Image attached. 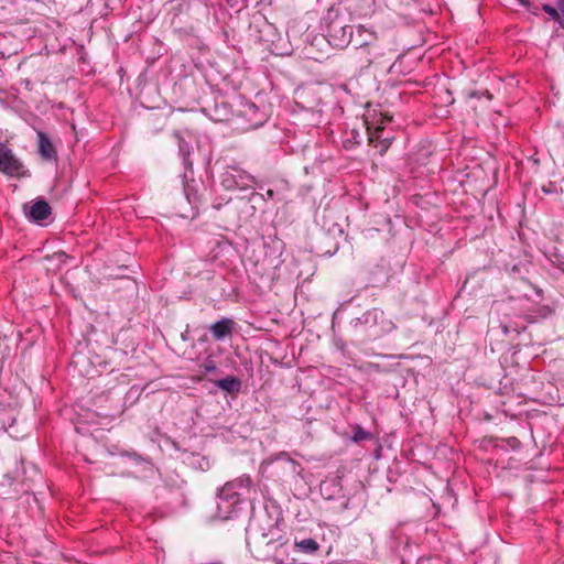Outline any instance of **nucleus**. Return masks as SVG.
<instances>
[{"mask_svg": "<svg viewBox=\"0 0 564 564\" xmlns=\"http://www.w3.org/2000/svg\"><path fill=\"white\" fill-rule=\"evenodd\" d=\"M200 373H214L217 372L218 366L213 355H208L202 364L198 366Z\"/></svg>", "mask_w": 564, "mask_h": 564, "instance_id": "nucleus-17", "label": "nucleus"}, {"mask_svg": "<svg viewBox=\"0 0 564 564\" xmlns=\"http://www.w3.org/2000/svg\"><path fill=\"white\" fill-rule=\"evenodd\" d=\"M557 7H558L560 11L562 12L561 26L564 28V0H558Z\"/></svg>", "mask_w": 564, "mask_h": 564, "instance_id": "nucleus-23", "label": "nucleus"}, {"mask_svg": "<svg viewBox=\"0 0 564 564\" xmlns=\"http://www.w3.org/2000/svg\"><path fill=\"white\" fill-rule=\"evenodd\" d=\"M268 196L272 197L273 196V191L272 189H269L268 191Z\"/></svg>", "mask_w": 564, "mask_h": 564, "instance_id": "nucleus-25", "label": "nucleus"}, {"mask_svg": "<svg viewBox=\"0 0 564 564\" xmlns=\"http://www.w3.org/2000/svg\"><path fill=\"white\" fill-rule=\"evenodd\" d=\"M229 482L232 485L234 489L240 491L241 495L250 491L252 487V480L248 475H242L234 480H230Z\"/></svg>", "mask_w": 564, "mask_h": 564, "instance_id": "nucleus-14", "label": "nucleus"}, {"mask_svg": "<svg viewBox=\"0 0 564 564\" xmlns=\"http://www.w3.org/2000/svg\"><path fill=\"white\" fill-rule=\"evenodd\" d=\"M37 148L42 159L51 161L55 158V149L48 137L42 132H37Z\"/></svg>", "mask_w": 564, "mask_h": 564, "instance_id": "nucleus-8", "label": "nucleus"}, {"mask_svg": "<svg viewBox=\"0 0 564 564\" xmlns=\"http://www.w3.org/2000/svg\"><path fill=\"white\" fill-rule=\"evenodd\" d=\"M295 547H297L300 551L304 553L313 554L316 551H318L319 544L314 539L308 538L300 542H295Z\"/></svg>", "mask_w": 564, "mask_h": 564, "instance_id": "nucleus-15", "label": "nucleus"}, {"mask_svg": "<svg viewBox=\"0 0 564 564\" xmlns=\"http://www.w3.org/2000/svg\"><path fill=\"white\" fill-rule=\"evenodd\" d=\"M542 9L545 13L551 15L555 21H557L561 24L562 12L558 13V11L551 4H543Z\"/></svg>", "mask_w": 564, "mask_h": 564, "instance_id": "nucleus-19", "label": "nucleus"}, {"mask_svg": "<svg viewBox=\"0 0 564 564\" xmlns=\"http://www.w3.org/2000/svg\"><path fill=\"white\" fill-rule=\"evenodd\" d=\"M381 128H377L375 132H369V142L373 143L376 139H379V132L381 131Z\"/></svg>", "mask_w": 564, "mask_h": 564, "instance_id": "nucleus-22", "label": "nucleus"}, {"mask_svg": "<svg viewBox=\"0 0 564 564\" xmlns=\"http://www.w3.org/2000/svg\"><path fill=\"white\" fill-rule=\"evenodd\" d=\"M350 327L357 335H366L369 339H377L392 328V322L386 318L383 311L371 308L360 317L351 319Z\"/></svg>", "mask_w": 564, "mask_h": 564, "instance_id": "nucleus-1", "label": "nucleus"}, {"mask_svg": "<svg viewBox=\"0 0 564 564\" xmlns=\"http://www.w3.org/2000/svg\"><path fill=\"white\" fill-rule=\"evenodd\" d=\"M279 539H280V538H272V539H270V540L267 542V544H270V543H272V542H274V541H278Z\"/></svg>", "mask_w": 564, "mask_h": 564, "instance_id": "nucleus-24", "label": "nucleus"}, {"mask_svg": "<svg viewBox=\"0 0 564 564\" xmlns=\"http://www.w3.org/2000/svg\"><path fill=\"white\" fill-rule=\"evenodd\" d=\"M174 137L177 139L178 153L182 156L184 164H189L188 159L191 154V145L181 137L178 132H174Z\"/></svg>", "mask_w": 564, "mask_h": 564, "instance_id": "nucleus-16", "label": "nucleus"}, {"mask_svg": "<svg viewBox=\"0 0 564 564\" xmlns=\"http://www.w3.org/2000/svg\"><path fill=\"white\" fill-rule=\"evenodd\" d=\"M254 183L256 180L251 174L236 165H228L221 174V185L226 189H247Z\"/></svg>", "mask_w": 564, "mask_h": 564, "instance_id": "nucleus-3", "label": "nucleus"}, {"mask_svg": "<svg viewBox=\"0 0 564 564\" xmlns=\"http://www.w3.org/2000/svg\"><path fill=\"white\" fill-rule=\"evenodd\" d=\"M188 465L202 471H206L210 468V462L208 457L194 453H192L188 457Z\"/></svg>", "mask_w": 564, "mask_h": 564, "instance_id": "nucleus-12", "label": "nucleus"}, {"mask_svg": "<svg viewBox=\"0 0 564 564\" xmlns=\"http://www.w3.org/2000/svg\"><path fill=\"white\" fill-rule=\"evenodd\" d=\"M510 442L518 443V440L516 437L510 438Z\"/></svg>", "mask_w": 564, "mask_h": 564, "instance_id": "nucleus-26", "label": "nucleus"}, {"mask_svg": "<svg viewBox=\"0 0 564 564\" xmlns=\"http://www.w3.org/2000/svg\"><path fill=\"white\" fill-rule=\"evenodd\" d=\"M235 322L231 318L223 317L216 323L209 326V330L215 340H223L226 337H229L234 330Z\"/></svg>", "mask_w": 564, "mask_h": 564, "instance_id": "nucleus-7", "label": "nucleus"}, {"mask_svg": "<svg viewBox=\"0 0 564 564\" xmlns=\"http://www.w3.org/2000/svg\"><path fill=\"white\" fill-rule=\"evenodd\" d=\"M76 56L79 73H82L85 76L91 75L94 73V67L90 64V62L86 58V53L84 51L83 45L76 47Z\"/></svg>", "mask_w": 564, "mask_h": 564, "instance_id": "nucleus-10", "label": "nucleus"}, {"mask_svg": "<svg viewBox=\"0 0 564 564\" xmlns=\"http://www.w3.org/2000/svg\"><path fill=\"white\" fill-rule=\"evenodd\" d=\"M326 23V37L328 43L338 50L346 48L352 40L354 28L334 10H329L324 18Z\"/></svg>", "mask_w": 564, "mask_h": 564, "instance_id": "nucleus-2", "label": "nucleus"}, {"mask_svg": "<svg viewBox=\"0 0 564 564\" xmlns=\"http://www.w3.org/2000/svg\"><path fill=\"white\" fill-rule=\"evenodd\" d=\"M68 256L65 252H55L47 258L48 267L51 271H58L63 265L67 264Z\"/></svg>", "mask_w": 564, "mask_h": 564, "instance_id": "nucleus-11", "label": "nucleus"}, {"mask_svg": "<svg viewBox=\"0 0 564 564\" xmlns=\"http://www.w3.org/2000/svg\"><path fill=\"white\" fill-rule=\"evenodd\" d=\"M372 438V435L370 432L366 431L360 425H356L354 427V434L351 436V440L356 443H359L361 441H369Z\"/></svg>", "mask_w": 564, "mask_h": 564, "instance_id": "nucleus-18", "label": "nucleus"}, {"mask_svg": "<svg viewBox=\"0 0 564 564\" xmlns=\"http://www.w3.org/2000/svg\"><path fill=\"white\" fill-rule=\"evenodd\" d=\"M519 2L534 14H538V8L532 9V4L529 0H519Z\"/></svg>", "mask_w": 564, "mask_h": 564, "instance_id": "nucleus-21", "label": "nucleus"}, {"mask_svg": "<svg viewBox=\"0 0 564 564\" xmlns=\"http://www.w3.org/2000/svg\"><path fill=\"white\" fill-rule=\"evenodd\" d=\"M218 513L223 518H229L234 508L241 502V492L234 489L232 485L227 481L218 491L217 495Z\"/></svg>", "mask_w": 564, "mask_h": 564, "instance_id": "nucleus-4", "label": "nucleus"}, {"mask_svg": "<svg viewBox=\"0 0 564 564\" xmlns=\"http://www.w3.org/2000/svg\"><path fill=\"white\" fill-rule=\"evenodd\" d=\"M356 53L359 57L361 66H369L372 63L370 44L368 42L360 43L359 46L356 47Z\"/></svg>", "mask_w": 564, "mask_h": 564, "instance_id": "nucleus-13", "label": "nucleus"}, {"mask_svg": "<svg viewBox=\"0 0 564 564\" xmlns=\"http://www.w3.org/2000/svg\"><path fill=\"white\" fill-rule=\"evenodd\" d=\"M214 383L227 393H238L241 389V380L235 376H227L219 380L214 381Z\"/></svg>", "mask_w": 564, "mask_h": 564, "instance_id": "nucleus-9", "label": "nucleus"}, {"mask_svg": "<svg viewBox=\"0 0 564 564\" xmlns=\"http://www.w3.org/2000/svg\"><path fill=\"white\" fill-rule=\"evenodd\" d=\"M23 212L30 220L39 223L51 215V207L46 200L37 199L31 206L23 205Z\"/></svg>", "mask_w": 564, "mask_h": 564, "instance_id": "nucleus-6", "label": "nucleus"}, {"mask_svg": "<svg viewBox=\"0 0 564 564\" xmlns=\"http://www.w3.org/2000/svg\"><path fill=\"white\" fill-rule=\"evenodd\" d=\"M375 147H379V153L382 155L387 151L389 144L387 142V139H384L380 141L378 144H375Z\"/></svg>", "mask_w": 564, "mask_h": 564, "instance_id": "nucleus-20", "label": "nucleus"}, {"mask_svg": "<svg viewBox=\"0 0 564 564\" xmlns=\"http://www.w3.org/2000/svg\"><path fill=\"white\" fill-rule=\"evenodd\" d=\"M0 172L9 176H23V165L11 149L0 143Z\"/></svg>", "mask_w": 564, "mask_h": 564, "instance_id": "nucleus-5", "label": "nucleus"}]
</instances>
